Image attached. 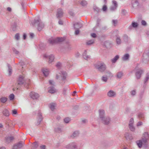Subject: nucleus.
<instances>
[{"label": "nucleus", "instance_id": "obj_8", "mask_svg": "<svg viewBox=\"0 0 149 149\" xmlns=\"http://www.w3.org/2000/svg\"><path fill=\"white\" fill-rule=\"evenodd\" d=\"M26 78L24 75H19L18 78L17 83L18 85H22L25 81Z\"/></svg>", "mask_w": 149, "mask_h": 149}, {"label": "nucleus", "instance_id": "obj_36", "mask_svg": "<svg viewBox=\"0 0 149 149\" xmlns=\"http://www.w3.org/2000/svg\"><path fill=\"white\" fill-rule=\"evenodd\" d=\"M149 79V73H148L146 74V77L144 80V83H146Z\"/></svg>", "mask_w": 149, "mask_h": 149}, {"label": "nucleus", "instance_id": "obj_54", "mask_svg": "<svg viewBox=\"0 0 149 149\" xmlns=\"http://www.w3.org/2000/svg\"><path fill=\"white\" fill-rule=\"evenodd\" d=\"M75 34L76 35H78L79 33V29H75Z\"/></svg>", "mask_w": 149, "mask_h": 149}, {"label": "nucleus", "instance_id": "obj_6", "mask_svg": "<svg viewBox=\"0 0 149 149\" xmlns=\"http://www.w3.org/2000/svg\"><path fill=\"white\" fill-rule=\"evenodd\" d=\"M37 23L38 24V29L39 31L41 30L44 27V24L41 21L40 19H35L33 25H34L35 24Z\"/></svg>", "mask_w": 149, "mask_h": 149}, {"label": "nucleus", "instance_id": "obj_49", "mask_svg": "<svg viewBox=\"0 0 149 149\" xmlns=\"http://www.w3.org/2000/svg\"><path fill=\"white\" fill-rule=\"evenodd\" d=\"M12 113L13 114L15 115L17 114V111L16 109H13L12 110Z\"/></svg>", "mask_w": 149, "mask_h": 149}, {"label": "nucleus", "instance_id": "obj_19", "mask_svg": "<svg viewBox=\"0 0 149 149\" xmlns=\"http://www.w3.org/2000/svg\"><path fill=\"white\" fill-rule=\"evenodd\" d=\"M116 93L113 91L111 90L109 91L107 93L108 96L110 97H113L116 95Z\"/></svg>", "mask_w": 149, "mask_h": 149}, {"label": "nucleus", "instance_id": "obj_1", "mask_svg": "<svg viewBox=\"0 0 149 149\" xmlns=\"http://www.w3.org/2000/svg\"><path fill=\"white\" fill-rule=\"evenodd\" d=\"M148 138V135L147 133L145 132L143 135L141 139L136 142L137 144L140 148L143 146L146 148L148 146L147 140Z\"/></svg>", "mask_w": 149, "mask_h": 149}, {"label": "nucleus", "instance_id": "obj_22", "mask_svg": "<svg viewBox=\"0 0 149 149\" xmlns=\"http://www.w3.org/2000/svg\"><path fill=\"white\" fill-rule=\"evenodd\" d=\"M125 136L127 140H131L133 139L132 135L127 132L125 133Z\"/></svg>", "mask_w": 149, "mask_h": 149}, {"label": "nucleus", "instance_id": "obj_18", "mask_svg": "<svg viewBox=\"0 0 149 149\" xmlns=\"http://www.w3.org/2000/svg\"><path fill=\"white\" fill-rule=\"evenodd\" d=\"M104 115V110H99V116L100 120L105 117Z\"/></svg>", "mask_w": 149, "mask_h": 149}, {"label": "nucleus", "instance_id": "obj_5", "mask_svg": "<svg viewBox=\"0 0 149 149\" xmlns=\"http://www.w3.org/2000/svg\"><path fill=\"white\" fill-rule=\"evenodd\" d=\"M67 76V73L64 71H61L60 72L56 74V78L57 79H58L61 77L62 80H65Z\"/></svg>", "mask_w": 149, "mask_h": 149}, {"label": "nucleus", "instance_id": "obj_29", "mask_svg": "<svg viewBox=\"0 0 149 149\" xmlns=\"http://www.w3.org/2000/svg\"><path fill=\"white\" fill-rule=\"evenodd\" d=\"M95 42L94 39H91L87 41L86 43L87 45H90L93 44Z\"/></svg>", "mask_w": 149, "mask_h": 149}, {"label": "nucleus", "instance_id": "obj_55", "mask_svg": "<svg viewBox=\"0 0 149 149\" xmlns=\"http://www.w3.org/2000/svg\"><path fill=\"white\" fill-rule=\"evenodd\" d=\"M102 79L103 81L106 82L107 81V78L106 77H102Z\"/></svg>", "mask_w": 149, "mask_h": 149}, {"label": "nucleus", "instance_id": "obj_58", "mask_svg": "<svg viewBox=\"0 0 149 149\" xmlns=\"http://www.w3.org/2000/svg\"><path fill=\"white\" fill-rule=\"evenodd\" d=\"M91 36L94 38H95L96 37V34L94 33H93L91 34Z\"/></svg>", "mask_w": 149, "mask_h": 149}, {"label": "nucleus", "instance_id": "obj_52", "mask_svg": "<svg viewBox=\"0 0 149 149\" xmlns=\"http://www.w3.org/2000/svg\"><path fill=\"white\" fill-rule=\"evenodd\" d=\"M131 94L132 95L134 96V95L136 93V91L135 90H133L131 92Z\"/></svg>", "mask_w": 149, "mask_h": 149}, {"label": "nucleus", "instance_id": "obj_10", "mask_svg": "<svg viewBox=\"0 0 149 149\" xmlns=\"http://www.w3.org/2000/svg\"><path fill=\"white\" fill-rule=\"evenodd\" d=\"M24 143L22 142H19L15 144L13 147V149H19L22 148L24 145Z\"/></svg>", "mask_w": 149, "mask_h": 149}, {"label": "nucleus", "instance_id": "obj_35", "mask_svg": "<svg viewBox=\"0 0 149 149\" xmlns=\"http://www.w3.org/2000/svg\"><path fill=\"white\" fill-rule=\"evenodd\" d=\"M0 101L3 103L5 102L7 100V98L5 97H2L0 99Z\"/></svg>", "mask_w": 149, "mask_h": 149}, {"label": "nucleus", "instance_id": "obj_7", "mask_svg": "<svg viewBox=\"0 0 149 149\" xmlns=\"http://www.w3.org/2000/svg\"><path fill=\"white\" fill-rule=\"evenodd\" d=\"M44 57L48 60V63L49 64H51L54 62V56L53 54H50L49 55H45Z\"/></svg>", "mask_w": 149, "mask_h": 149}, {"label": "nucleus", "instance_id": "obj_40", "mask_svg": "<svg viewBox=\"0 0 149 149\" xmlns=\"http://www.w3.org/2000/svg\"><path fill=\"white\" fill-rule=\"evenodd\" d=\"M80 4L83 6H86L87 4V2L85 0H82L80 2Z\"/></svg>", "mask_w": 149, "mask_h": 149}, {"label": "nucleus", "instance_id": "obj_17", "mask_svg": "<svg viewBox=\"0 0 149 149\" xmlns=\"http://www.w3.org/2000/svg\"><path fill=\"white\" fill-rule=\"evenodd\" d=\"M42 71L45 77L47 76L49 72V70L46 68H44L42 69Z\"/></svg>", "mask_w": 149, "mask_h": 149}, {"label": "nucleus", "instance_id": "obj_27", "mask_svg": "<svg viewBox=\"0 0 149 149\" xmlns=\"http://www.w3.org/2000/svg\"><path fill=\"white\" fill-rule=\"evenodd\" d=\"M123 40L126 42H128L130 40L129 38L125 34L123 36Z\"/></svg>", "mask_w": 149, "mask_h": 149}, {"label": "nucleus", "instance_id": "obj_14", "mask_svg": "<svg viewBox=\"0 0 149 149\" xmlns=\"http://www.w3.org/2000/svg\"><path fill=\"white\" fill-rule=\"evenodd\" d=\"M37 119V122L36 123V125H38L40 124V122L42 120L41 113L40 111H39L38 113Z\"/></svg>", "mask_w": 149, "mask_h": 149}, {"label": "nucleus", "instance_id": "obj_59", "mask_svg": "<svg viewBox=\"0 0 149 149\" xmlns=\"http://www.w3.org/2000/svg\"><path fill=\"white\" fill-rule=\"evenodd\" d=\"M69 13L72 16H73L74 15V13L72 11H70L69 12Z\"/></svg>", "mask_w": 149, "mask_h": 149}, {"label": "nucleus", "instance_id": "obj_21", "mask_svg": "<svg viewBox=\"0 0 149 149\" xmlns=\"http://www.w3.org/2000/svg\"><path fill=\"white\" fill-rule=\"evenodd\" d=\"M48 92L51 93H54L56 92V90L54 87L52 86L49 87Z\"/></svg>", "mask_w": 149, "mask_h": 149}, {"label": "nucleus", "instance_id": "obj_12", "mask_svg": "<svg viewBox=\"0 0 149 149\" xmlns=\"http://www.w3.org/2000/svg\"><path fill=\"white\" fill-rule=\"evenodd\" d=\"M132 7L135 9H137L139 8V3L137 0H132Z\"/></svg>", "mask_w": 149, "mask_h": 149}, {"label": "nucleus", "instance_id": "obj_34", "mask_svg": "<svg viewBox=\"0 0 149 149\" xmlns=\"http://www.w3.org/2000/svg\"><path fill=\"white\" fill-rule=\"evenodd\" d=\"M55 107V104L54 103H52L49 105V107L52 111L54 109Z\"/></svg>", "mask_w": 149, "mask_h": 149}, {"label": "nucleus", "instance_id": "obj_15", "mask_svg": "<svg viewBox=\"0 0 149 149\" xmlns=\"http://www.w3.org/2000/svg\"><path fill=\"white\" fill-rule=\"evenodd\" d=\"M31 97L33 99H35L38 98L39 97V94L34 92H31L30 94Z\"/></svg>", "mask_w": 149, "mask_h": 149}, {"label": "nucleus", "instance_id": "obj_20", "mask_svg": "<svg viewBox=\"0 0 149 149\" xmlns=\"http://www.w3.org/2000/svg\"><path fill=\"white\" fill-rule=\"evenodd\" d=\"M79 134V132L78 131H74L72 135L70 136V138L73 139L75 137H77L78 136Z\"/></svg>", "mask_w": 149, "mask_h": 149}, {"label": "nucleus", "instance_id": "obj_41", "mask_svg": "<svg viewBox=\"0 0 149 149\" xmlns=\"http://www.w3.org/2000/svg\"><path fill=\"white\" fill-rule=\"evenodd\" d=\"M70 120V118L68 117H66L64 119V122L66 123H68Z\"/></svg>", "mask_w": 149, "mask_h": 149}, {"label": "nucleus", "instance_id": "obj_4", "mask_svg": "<svg viewBox=\"0 0 149 149\" xmlns=\"http://www.w3.org/2000/svg\"><path fill=\"white\" fill-rule=\"evenodd\" d=\"M63 40V38H62L57 37L54 38H50L48 40V42L50 44H53L55 43L62 42Z\"/></svg>", "mask_w": 149, "mask_h": 149}, {"label": "nucleus", "instance_id": "obj_23", "mask_svg": "<svg viewBox=\"0 0 149 149\" xmlns=\"http://www.w3.org/2000/svg\"><path fill=\"white\" fill-rule=\"evenodd\" d=\"M82 26L81 24L79 23H76L74 24V27L75 29H79Z\"/></svg>", "mask_w": 149, "mask_h": 149}, {"label": "nucleus", "instance_id": "obj_62", "mask_svg": "<svg viewBox=\"0 0 149 149\" xmlns=\"http://www.w3.org/2000/svg\"><path fill=\"white\" fill-rule=\"evenodd\" d=\"M138 117L139 118H142L144 117L143 115L141 113L139 114L138 115Z\"/></svg>", "mask_w": 149, "mask_h": 149}, {"label": "nucleus", "instance_id": "obj_25", "mask_svg": "<svg viewBox=\"0 0 149 149\" xmlns=\"http://www.w3.org/2000/svg\"><path fill=\"white\" fill-rule=\"evenodd\" d=\"M83 56L84 58L86 60H88L90 58V56L87 55L86 51H85L83 54Z\"/></svg>", "mask_w": 149, "mask_h": 149}, {"label": "nucleus", "instance_id": "obj_30", "mask_svg": "<svg viewBox=\"0 0 149 149\" xmlns=\"http://www.w3.org/2000/svg\"><path fill=\"white\" fill-rule=\"evenodd\" d=\"M3 114L6 116H8L9 115V113L8 111L6 109H4L3 111Z\"/></svg>", "mask_w": 149, "mask_h": 149}, {"label": "nucleus", "instance_id": "obj_13", "mask_svg": "<svg viewBox=\"0 0 149 149\" xmlns=\"http://www.w3.org/2000/svg\"><path fill=\"white\" fill-rule=\"evenodd\" d=\"M63 14L62 10L60 8H58L56 12V16L57 18H60L63 16Z\"/></svg>", "mask_w": 149, "mask_h": 149}, {"label": "nucleus", "instance_id": "obj_11", "mask_svg": "<svg viewBox=\"0 0 149 149\" xmlns=\"http://www.w3.org/2000/svg\"><path fill=\"white\" fill-rule=\"evenodd\" d=\"M102 122L105 125H108L110 122V120L109 117L105 116L101 119Z\"/></svg>", "mask_w": 149, "mask_h": 149}, {"label": "nucleus", "instance_id": "obj_45", "mask_svg": "<svg viewBox=\"0 0 149 149\" xmlns=\"http://www.w3.org/2000/svg\"><path fill=\"white\" fill-rule=\"evenodd\" d=\"M94 9L97 12H100L101 11V9L96 7L94 8Z\"/></svg>", "mask_w": 149, "mask_h": 149}, {"label": "nucleus", "instance_id": "obj_2", "mask_svg": "<svg viewBox=\"0 0 149 149\" xmlns=\"http://www.w3.org/2000/svg\"><path fill=\"white\" fill-rule=\"evenodd\" d=\"M95 66L96 68L100 72L104 71L106 68V65L102 62L96 64Z\"/></svg>", "mask_w": 149, "mask_h": 149}, {"label": "nucleus", "instance_id": "obj_61", "mask_svg": "<svg viewBox=\"0 0 149 149\" xmlns=\"http://www.w3.org/2000/svg\"><path fill=\"white\" fill-rule=\"evenodd\" d=\"M112 22L114 25L115 26L117 23V20H112Z\"/></svg>", "mask_w": 149, "mask_h": 149}, {"label": "nucleus", "instance_id": "obj_43", "mask_svg": "<svg viewBox=\"0 0 149 149\" xmlns=\"http://www.w3.org/2000/svg\"><path fill=\"white\" fill-rule=\"evenodd\" d=\"M9 97L10 100H13L14 98V95L13 94H11L9 96Z\"/></svg>", "mask_w": 149, "mask_h": 149}, {"label": "nucleus", "instance_id": "obj_44", "mask_svg": "<svg viewBox=\"0 0 149 149\" xmlns=\"http://www.w3.org/2000/svg\"><path fill=\"white\" fill-rule=\"evenodd\" d=\"M117 8V7L116 6H111L110 8V9L111 11H114Z\"/></svg>", "mask_w": 149, "mask_h": 149}, {"label": "nucleus", "instance_id": "obj_63", "mask_svg": "<svg viewBox=\"0 0 149 149\" xmlns=\"http://www.w3.org/2000/svg\"><path fill=\"white\" fill-rule=\"evenodd\" d=\"M34 36V34L33 33H30V37L31 38H33Z\"/></svg>", "mask_w": 149, "mask_h": 149}, {"label": "nucleus", "instance_id": "obj_16", "mask_svg": "<svg viewBox=\"0 0 149 149\" xmlns=\"http://www.w3.org/2000/svg\"><path fill=\"white\" fill-rule=\"evenodd\" d=\"M65 48L67 52L69 51L71 49V45L69 42L66 43L65 46Z\"/></svg>", "mask_w": 149, "mask_h": 149}, {"label": "nucleus", "instance_id": "obj_57", "mask_svg": "<svg viewBox=\"0 0 149 149\" xmlns=\"http://www.w3.org/2000/svg\"><path fill=\"white\" fill-rule=\"evenodd\" d=\"M134 123V119L132 118H131L130 119V123L129 124H130L131 123V125H133V123Z\"/></svg>", "mask_w": 149, "mask_h": 149}, {"label": "nucleus", "instance_id": "obj_33", "mask_svg": "<svg viewBox=\"0 0 149 149\" xmlns=\"http://www.w3.org/2000/svg\"><path fill=\"white\" fill-rule=\"evenodd\" d=\"M116 43L118 44L119 45L121 44V41L120 38L119 37H117L116 38Z\"/></svg>", "mask_w": 149, "mask_h": 149}, {"label": "nucleus", "instance_id": "obj_48", "mask_svg": "<svg viewBox=\"0 0 149 149\" xmlns=\"http://www.w3.org/2000/svg\"><path fill=\"white\" fill-rule=\"evenodd\" d=\"M13 52L16 54H18L19 52L16 50L15 48H14L13 49Z\"/></svg>", "mask_w": 149, "mask_h": 149}, {"label": "nucleus", "instance_id": "obj_60", "mask_svg": "<svg viewBox=\"0 0 149 149\" xmlns=\"http://www.w3.org/2000/svg\"><path fill=\"white\" fill-rule=\"evenodd\" d=\"M49 84L51 85H54V82L52 80H49Z\"/></svg>", "mask_w": 149, "mask_h": 149}, {"label": "nucleus", "instance_id": "obj_31", "mask_svg": "<svg viewBox=\"0 0 149 149\" xmlns=\"http://www.w3.org/2000/svg\"><path fill=\"white\" fill-rule=\"evenodd\" d=\"M119 58V56L117 55L113 58L111 59V61L113 63H115Z\"/></svg>", "mask_w": 149, "mask_h": 149}, {"label": "nucleus", "instance_id": "obj_51", "mask_svg": "<svg viewBox=\"0 0 149 149\" xmlns=\"http://www.w3.org/2000/svg\"><path fill=\"white\" fill-rule=\"evenodd\" d=\"M112 3L114 6L117 7L118 4L117 2L116 1H112Z\"/></svg>", "mask_w": 149, "mask_h": 149}, {"label": "nucleus", "instance_id": "obj_39", "mask_svg": "<svg viewBox=\"0 0 149 149\" xmlns=\"http://www.w3.org/2000/svg\"><path fill=\"white\" fill-rule=\"evenodd\" d=\"M8 74L9 75H10L12 73V70L11 69V66H10L9 65H8Z\"/></svg>", "mask_w": 149, "mask_h": 149}, {"label": "nucleus", "instance_id": "obj_53", "mask_svg": "<svg viewBox=\"0 0 149 149\" xmlns=\"http://www.w3.org/2000/svg\"><path fill=\"white\" fill-rule=\"evenodd\" d=\"M141 24L143 26H146L147 24L146 22L144 20H142L141 21Z\"/></svg>", "mask_w": 149, "mask_h": 149}, {"label": "nucleus", "instance_id": "obj_42", "mask_svg": "<svg viewBox=\"0 0 149 149\" xmlns=\"http://www.w3.org/2000/svg\"><path fill=\"white\" fill-rule=\"evenodd\" d=\"M129 127L131 131H133L134 130L135 128L133 126V125H131V123L129 124Z\"/></svg>", "mask_w": 149, "mask_h": 149}, {"label": "nucleus", "instance_id": "obj_32", "mask_svg": "<svg viewBox=\"0 0 149 149\" xmlns=\"http://www.w3.org/2000/svg\"><path fill=\"white\" fill-rule=\"evenodd\" d=\"M38 146V143L36 142H35L33 143L32 146V149H34L37 148Z\"/></svg>", "mask_w": 149, "mask_h": 149}, {"label": "nucleus", "instance_id": "obj_3", "mask_svg": "<svg viewBox=\"0 0 149 149\" xmlns=\"http://www.w3.org/2000/svg\"><path fill=\"white\" fill-rule=\"evenodd\" d=\"M136 71L135 73L136 77L137 79H139L141 77V75L143 72V70L137 65L135 68Z\"/></svg>", "mask_w": 149, "mask_h": 149}, {"label": "nucleus", "instance_id": "obj_64", "mask_svg": "<svg viewBox=\"0 0 149 149\" xmlns=\"http://www.w3.org/2000/svg\"><path fill=\"white\" fill-rule=\"evenodd\" d=\"M61 63H58L56 64V66L58 68H59L61 66Z\"/></svg>", "mask_w": 149, "mask_h": 149}, {"label": "nucleus", "instance_id": "obj_24", "mask_svg": "<svg viewBox=\"0 0 149 149\" xmlns=\"http://www.w3.org/2000/svg\"><path fill=\"white\" fill-rule=\"evenodd\" d=\"M14 139V138L13 136L8 137L6 138V142L7 143H9L10 142Z\"/></svg>", "mask_w": 149, "mask_h": 149}, {"label": "nucleus", "instance_id": "obj_9", "mask_svg": "<svg viewBox=\"0 0 149 149\" xmlns=\"http://www.w3.org/2000/svg\"><path fill=\"white\" fill-rule=\"evenodd\" d=\"M66 148L68 149H76L77 148L76 143L75 142L71 143L67 145Z\"/></svg>", "mask_w": 149, "mask_h": 149}, {"label": "nucleus", "instance_id": "obj_37", "mask_svg": "<svg viewBox=\"0 0 149 149\" xmlns=\"http://www.w3.org/2000/svg\"><path fill=\"white\" fill-rule=\"evenodd\" d=\"M54 131L57 132H62V130L60 128L57 127L55 128Z\"/></svg>", "mask_w": 149, "mask_h": 149}, {"label": "nucleus", "instance_id": "obj_56", "mask_svg": "<svg viewBox=\"0 0 149 149\" xmlns=\"http://www.w3.org/2000/svg\"><path fill=\"white\" fill-rule=\"evenodd\" d=\"M143 125V123L141 122H138L137 124V126H140L142 125Z\"/></svg>", "mask_w": 149, "mask_h": 149}, {"label": "nucleus", "instance_id": "obj_47", "mask_svg": "<svg viewBox=\"0 0 149 149\" xmlns=\"http://www.w3.org/2000/svg\"><path fill=\"white\" fill-rule=\"evenodd\" d=\"M107 7L106 6L104 5L103 6L102 10H103V11H105L107 10Z\"/></svg>", "mask_w": 149, "mask_h": 149}, {"label": "nucleus", "instance_id": "obj_46", "mask_svg": "<svg viewBox=\"0 0 149 149\" xmlns=\"http://www.w3.org/2000/svg\"><path fill=\"white\" fill-rule=\"evenodd\" d=\"M67 90V88H64L63 90V94L64 95H66V93Z\"/></svg>", "mask_w": 149, "mask_h": 149}, {"label": "nucleus", "instance_id": "obj_28", "mask_svg": "<svg viewBox=\"0 0 149 149\" xmlns=\"http://www.w3.org/2000/svg\"><path fill=\"white\" fill-rule=\"evenodd\" d=\"M123 73L122 72H118L116 74L117 78L120 79L123 75Z\"/></svg>", "mask_w": 149, "mask_h": 149}, {"label": "nucleus", "instance_id": "obj_50", "mask_svg": "<svg viewBox=\"0 0 149 149\" xmlns=\"http://www.w3.org/2000/svg\"><path fill=\"white\" fill-rule=\"evenodd\" d=\"M132 26L134 27H136L138 26V24L137 23L133 22L132 23Z\"/></svg>", "mask_w": 149, "mask_h": 149}, {"label": "nucleus", "instance_id": "obj_26", "mask_svg": "<svg viewBox=\"0 0 149 149\" xmlns=\"http://www.w3.org/2000/svg\"><path fill=\"white\" fill-rule=\"evenodd\" d=\"M129 56V55L128 54H126L122 57V59L124 61H127L128 60Z\"/></svg>", "mask_w": 149, "mask_h": 149}, {"label": "nucleus", "instance_id": "obj_38", "mask_svg": "<svg viewBox=\"0 0 149 149\" xmlns=\"http://www.w3.org/2000/svg\"><path fill=\"white\" fill-rule=\"evenodd\" d=\"M15 40H18L20 39V37L19 33H16L15 36Z\"/></svg>", "mask_w": 149, "mask_h": 149}]
</instances>
